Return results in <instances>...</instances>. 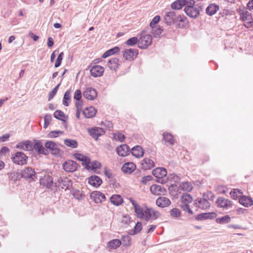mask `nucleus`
<instances>
[{"mask_svg": "<svg viewBox=\"0 0 253 253\" xmlns=\"http://www.w3.org/2000/svg\"><path fill=\"white\" fill-rule=\"evenodd\" d=\"M90 197L96 203H100L105 200V195L99 191L92 192Z\"/></svg>", "mask_w": 253, "mask_h": 253, "instance_id": "obj_19", "label": "nucleus"}, {"mask_svg": "<svg viewBox=\"0 0 253 253\" xmlns=\"http://www.w3.org/2000/svg\"><path fill=\"white\" fill-rule=\"evenodd\" d=\"M183 0H176L171 3V8L173 9H180L184 6Z\"/></svg>", "mask_w": 253, "mask_h": 253, "instance_id": "obj_41", "label": "nucleus"}, {"mask_svg": "<svg viewBox=\"0 0 253 253\" xmlns=\"http://www.w3.org/2000/svg\"><path fill=\"white\" fill-rule=\"evenodd\" d=\"M129 148L126 144H122L116 148V152L121 157L127 156L129 153Z\"/></svg>", "mask_w": 253, "mask_h": 253, "instance_id": "obj_18", "label": "nucleus"}, {"mask_svg": "<svg viewBox=\"0 0 253 253\" xmlns=\"http://www.w3.org/2000/svg\"><path fill=\"white\" fill-rule=\"evenodd\" d=\"M82 97V92L80 89L75 91L74 95V99L76 100H81Z\"/></svg>", "mask_w": 253, "mask_h": 253, "instance_id": "obj_63", "label": "nucleus"}, {"mask_svg": "<svg viewBox=\"0 0 253 253\" xmlns=\"http://www.w3.org/2000/svg\"><path fill=\"white\" fill-rule=\"evenodd\" d=\"M215 217L216 214L214 212L204 213L198 214L196 216V219L201 220L206 219H212Z\"/></svg>", "mask_w": 253, "mask_h": 253, "instance_id": "obj_34", "label": "nucleus"}, {"mask_svg": "<svg viewBox=\"0 0 253 253\" xmlns=\"http://www.w3.org/2000/svg\"><path fill=\"white\" fill-rule=\"evenodd\" d=\"M204 8L203 4L198 3L192 7L184 8V11L187 16L195 19L199 15L200 11H203Z\"/></svg>", "mask_w": 253, "mask_h": 253, "instance_id": "obj_4", "label": "nucleus"}, {"mask_svg": "<svg viewBox=\"0 0 253 253\" xmlns=\"http://www.w3.org/2000/svg\"><path fill=\"white\" fill-rule=\"evenodd\" d=\"M233 207V204L231 203V201H229L228 199H222V208L225 209L226 210H228L230 208H232Z\"/></svg>", "mask_w": 253, "mask_h": 253, "instance_id": "obj_50", "label": "nucleus"}, {"mask_svg": "<svg viewBox=\"0 0 253 253\" xmlns=\"http://www.w3.org/2000/svg\"><path fill=\"white\" fill-rule=\"evenodd\" d=\"M16 148L24 151H31L33 149V145L31 141L26 140L17 144Z\"/></svg>", "mask_w": 253, "mask_h": 253, "instance_id": "obj_15", "label": "nucleus"}, {"mask_svg": "<svg viewBox=\"0 0 253 253\" xmlns=\"http://www.w3.org/2000/svg\"><path fill=\"white\" fill-rule=\"evenodd\" d=\"M54 117L59 120L65 122L63 118L65 117V114L60 110H56L53 114Z\"/></svg>", "mask_w": 253, "mask_h": 253, "instance_id": "obj_49", "label": "nucleus"}, {"mask_svg": "<svg viewBox=\"0 0 253 253\" xmlns=\"http://www.w3.org/2000/svg\"><path fill=\"white\" fill-rule=\"evenodd\" d=\"M177 15L175 11H170L167 12L164 16V21L165 23L168 25L173 24Z\"/></svg>", "mask_w": 253, "mask_h": 253, "instance_id": "obj_13", "label": "nucleus"}, {"mask_svg": "<svg viewBox=\"0 0 253 253\" xmlns=\"http://www.w3.org/2000/svg\"><path fill=\"white\" fill-rule=\"evenodd\" d=\"M122 244V242L119 239H113L107 243V247L110 250H115L119 248Z\"/></svg>", "mask_w": 253, "mask_h": 253, "instance_id": "obj_33", "label": "nucleus"}, {"mask_svg": "<svg viewBox=\"0 0 253 253\" xmlns=\"http://www.w3.org/2000/svg\"><path fill=\"white\" fill-rule=\"evenodd\" d=\"M129 201L133 205L134 211L137 215L138 213H140L139 212L141 211L142 207L137 204L135 201L131 198L129 199Z\"/></svg>", "mask_w": 253, "mask_h": 253, "instance_id": "obj_48", "label": "nucleus"}, {"mask_svg": "<svg viewBox=\"0 0 253 253\" xmlns=\"http://www.w3.org/2000/svg\"><path fill=\"white\" fill-rule=\"evenodd\" d=\"M170 203V201L168 198L165 197H160L156 200L157 205L161 208L168 207Z\"/></svg>", "mask_w": 253, "mask_h": 253, "instance_id": "obj_27", "label": "nucleus"}, {"mask_svg": "<svg viewBox=\"0 0 253 253\" xmlns=\"http://www.w3.org/2000/svg\"><path fill=\"white\" fill-rule=\"evenodd\" d=\"M181 204H188L192 203L193 199L192 196L189 194H183L181 196Z\"/></svg>", "mask_w": 253, "mask_h": 253, "instance_id": "obj_40", "label": "nucleus"}, {"mask_svg": "<svg viewBox=\"0 0 253 253\" xmlns=\"http://www.w3.org/2000/svg\"><path fill=\"white\" fill-rule=\"evenodd\" d=\"M214 199V196L211 192L204 194L203 197L198 198L194 201V205L197 208L202 210L209 209Z\"/></svg>", "mask_w": 253, "mask_h": 253, "instance_id": "obj_1", "label": "nucleus"}, {"mask_svg": "<svg viewBox=\"0 0 253 253\" xmlns=\"http://www.w3.org/2000/svg\"><path fill=\"white\" fill-rule=\"evenodd\" d=\"M97 94V91L92 87H86L83 92L84 97L89 100H93Z\"/></svg>", "mask_w": 253, "mask_h": 253, "instance_id": "obj_12", "label": "nucleus"}, {"mask_svg": "<svg viewBox=\"0 0 253 253\" xmlns=\"http://www.w3.org/2000/svg\"><path fill=\"white\" fill-rule=\"evenodd\" d=\"M125 138V135L121 132H117L114 134V139L116 140L122 142Z\"/></svg>", "mask_w": 253, "mask_h": 253, "instance_id": "obj_53", "label": "nucleus"}, {"mask_svg": "<svg viewBox=\"0 0 253 253\" xmlns=\"http://www.w3.org/2000/svg\"><path fill=\"white\" fill-rule=\"evenodd\" d=\"M138 41L139 39L137 37H134L127 40L125 43L129 46H133L137 43L138 44Z\"/></svg>", "mask_w": 253, "mask_h": 253, "instance_id": "obj_51", "label": "nucleus"}, {"mask_svg": "<svg viewBox=\"0 0 253 253\" xmlns=\"http://www.w3.org/2000/svg\"><path fill=\"white\" fill-rule=\"evenodd\" d=\"M142 229V225L141 222H137L134 227V229L129 231V234L134 235L138 233Z\"/></svg>", "mask_w": 253, "mask_h": 253, "instance_id": "obj_43", "label": "nucleus"}, {"mask_svg": "<svg viewBox=\"0 0 253 253\" xmlns=\"http://www.w3.org/2000/svg\"><path fill=\"white\" fill-rule=\"evenodd\" d=\"M119 59L117 58H112L110 59L108 62V66L111 70H115L117 69L119 65Z\"/></svg>", "mask_w": 253, "mask_h": 253, "instance_id": "obj_36", "label": "nucleus"}, {"mask_svg": "<svg viewBox=\"0 0 253 253\" xmlns=\"http://www.w3.org/2000/svg\"><path fill=\"white\" fill-rule=\"evenodd\" d=\"M104 71V68L99 65L93 66L90 70L91 75L94 77H100Z\"/></svg>", "mask_w": 253, "mask_h": 253, "instance_id": "obj_20", "label": "nucleus"}, {"mask_svg": "<svg viewBox=\"0 0 253 253\" xmlns=\"http://www.w3.org/2000/svg\"><path fill=\"white\" fill-rule=\"evenodd\" d=\"M121 242H123V244L127 246L130 245V237L128 235L123 236L121 238Z\"/></svg>", "mask_w": 253, "mask_h": 253, "instance_id": "obj_58", "label": "nucleus"}, {"mask_svg": "<svg viewBox=\"0 0 253 253\" xmlns=\"http://www.w3.org/2000/svg\"><path fill=\"white\" fill-rule=\"evenodd\" d=\"M234 12L231 10L228 9H224L222 10V17H224V16H234Z\"/></svg>", "mask_w": 253, "mask_h": 253, "instance_id": "obj_60", "label": "nucleus"}, {"mask_svg": "<svg viewBox=\"0 0 253 253\" xmlns=\"http://www.w3.org/2000/svg\"><path fill=\"white\" fill-rule=\"evenodd\" d=\"M142 168L145 169H150L155 166L154 161L149 158L144 159L141 163Z\"/></svg>", "mask_w": 253, "mask_h": 253, "instance_id": "obj_31", "label": "nucleus"}, {"mask_svg": "<svg viewBox=\"0 0 253 253\" xmlns=\"http://www.w3.org/2000/svg\"><path fill=\"white\" fill-rule=\"evenodd\" d=\"M59 186L65 190L69 189L72 186V181L69 178L64 177L58 179Z\"/></svg>", "mask_w": 253, "mask_h": 253, "instance_id": "obj_16", "label": "nucleus"}, {"mask_svg": "<svg viewBox=\"0 0 253 253\" xmlns=\"http://www.w3.org/2000/svg\"><path fill=\"white\" fill-rule=\"evenodd\" d=\"M96 113V109L93 107L86 108L83 111V114L85 118H90L95 116Z\"/></svg>", "mask_w": 253, "mask_h": 253, "instance_id": "obj_28", "label": "nucleus"}, {"mask_svg": "<svg viewBox=\"0 0 253 253\" xmlns=\"http://www.w3.org/2000/svg\"><path fill=\"white\" fill-rule=\"evenodd\" d=\"M181 190L186 191H190L193 189L192 184L189 182H184L180 184Z\"/></svg>", "mask_w": 253, "mask_h": 253, "instance_id": "obj_44", "label": "nucleus"}, {"mask_svg": "<svg viewBox=\"0 0 253 253\" xmlns=\"http://www.w3.org/2000/svg\"><path fill=\"white\" fill-rule=\"evenodd\" d=\"M153 179V177L151 175L144 176L142 178L141 182L143 184H146L148 181Z\"/></svg>", "mask_w": 253, "mask_h": 253, "instance_id": "obj_62", "label": "nucleus"}, {"mask_svg": "<svg viewBox=\"0 0 253 253\" xmlns=\"http://www.w3.org/2000/svg\"><path fill=\"white\" fill-rule=\"evenodd\" d=\"M41 185L45 186L48 189H53L55 186V183H53V178L49 174H45L40 179Z\"/></svg>", "mask_w": 253, "mask_h": 253, "instance_id": "obj_7", "label": "nucleus"}, {"mask_svg": "<svg viewBox=\"0 0 253 253\" xmlns=\"http://www.w3.org/2000/svg\"><path fill=\"white\" fill-rule=\"evenodd\" d=\"M151 28L152 33L155 38L159 37L163 31L162 29L159 26H156Z\"/></svg>", "mask_w": 253, "mask_h": 253, "instance_id": "obj_46", "label": "nucleus"}, {"mask_svg": "<svg viewBox=\"0 0 253 253\" xmlns=\"http://www.w3.org/2000/svg\"><path fill=\"white\" fill-rule=\"evenodd\" d=\"M152 38L150 35L141 34L138 41V47L141 49H145L152 43Z\"/></svg>", "mask_w": 253, "mask_h": 253, "instance_id": "obj_6", "label": "nucleus"}, {"mask_svg": "<svg viewBox=\"0 0 253 253\" xmlns=\"http://www.w3.org/2000/svg\"><path fill=\"white\" fill-rule=\"evenodd\" d=\"M152 173L154 176L159 179L157 180L158 182L161 183H164L165 182V180L162 178L167 175V171L166 169L164 168H157L153 170Z\"/></svg>", "mask_w": 253, "mask_h": 253, "instance_id": "obj_10", "label": "nucleus"}, {"mask_svg": "<svg viewBox=\"0 0 253 253\" xmlns=\"http://www.w3.org/2000/svg\"><path fill=\"white\" fill-rule=\"evenodd\" d=\"M78 164L73 161H68L63 164V169L67 172H73L77 170Z\"/></svg>", "mask_w": 253, "mask_h": 253, "instance_id": "obj_14", "label": "nucleus"}, {"mask_svg": "<svg viewBox=\"0 0 253 253\" xmlns=\"http://www.w3.org/2000/svg\"><path fill=\"white\" fill-rule=\"evenodd\" d=\"M100 167H101V164L96 161H94L91 163H90L88 168L86 167V166L85 167V168L88 170H89V169L95 170L96 169H100Z\"/></svg>", "mask_w": 253, "mask_h": 253, "instance_id": "obj_47", "label": "nucleus"}, {"mask_svg": "<svg viewBox=\"0 0 253 253\" xmlns=\"http://www.w3.org/2000/svg\"><path fill=\"white\" fill-rule=\"evenodd\" d=\"M111 202L114 205L119 206L123 203V199L119 195H114L110 198Z\"/></svg>", "mask_w": 253, "mask_h": 253, "instance_id": "obj_37", "label": "nucleus"}, {"mask_svg": "<svg viewBox=\"0 0 253 253\" xmlns=\"http://www.w3.org/2000/svg\"><path fill=\"white\" fill-rule=\"evenodd\" d=\"M218 8L217 5L214 4H211L206 9V13L209 15H212L216 12Z\"/></svg>", "mask_w": 253, "mask_h": 253, "instance_id": "obj_35", "label": "nucleus"}, {"mask_svg": "<svg viewBox=\"0 0 253 253\" xmlns=\"http://www.w3.org/2000/svg\"><path fill=\"white\" fill-rule=\"evenodd\" d=\"M243 192L241 190H239L238 189H234L233 190H231V191L230 192V194L231 195V197L233 199H237L238 198H240L242 195Z\"/></svg>", "mask_w": 253, "mask_h": 253, "instance_id": "obj_42", "label": "nucleus"}, {"mask_svg": "<svg viewBox=\"0 0 253 253\" xmlns=\"http://www.w3.org/2000/svg\"><path fill=\"white\" fill-rule=\"evenodd\" d=\"M137 215V217L146 221L154 220L160 216V213L151 208L142 207L141 211Z\"/></svg>", "mask_w": 253, "mask_h": 253, "instance_id": "obj_2", "label": "nucleus"}, {"mask_svg": "<svg viewBox=\"0 0 253 253\" xmlns=\"http://www.w3.org/2000/svg\"><path fill=\"white\" fill-rule=\"evenodd\" d=\"M160 20V17L159 15H157L155 17H154L152 20V21L150 23V27L151 28L155 27V25L157 24Z\"/></svg>", "mask_w": 253, "mask_h": 253, "instance_id": "obj_59", "label": "nucleus"}, {"mask_svg": "<svg viewBox=\"0 0 253 253\" xmlns=\"http://www.w3.org/2000/svg\"><path fill=\"white\" fill-rule=\"evenodd\" d=\"M187 23V18L184 15H177L174 23L179 28H183Z\"/></svg>", "mask_w": 253, "mask_h": 253, "instance_id": "obj_17", "label": "nucleus"}, {"mask_svg": "<svg viewBox=\"0 0 253 253\" xmlns=\"http://www.w3.org/2000/svg\"><path fill=\"white\" fill-rule=\"evenodd\" d=\"M150 189L151 193L155 195L164 194L166 191L164 187L157 184L152 185Z\"/></svg>", "mask_w": 253, "mask_h": 253, "instance_id": "obj_21", "label": "nucleus"}, {"mask_svg": "<svg viewBox=\"0 0 253 253\" xmlns=\"http://www.w3.org/2000/svg\"><path fill=\"white\" fill-rule=\"evenodd\" d=\"M89 134L94 138H97L105 133L104 129L101 127L92 128L89 130Z\"/></svg>", "mask_w": 253, "mask_h": 253, "instance_id": "obj_23", "label": "nucleus"}, {"mask_svg": "<svg viewBox=\"0 0 253 253\" xmlns=\"http://www.w3.org/2000/svg\"><path fill=\"white\" fill-rule=\"evenodd\" d=\"M180 208L184 211L187 212L189 214H192L193 213V211L191 210L188 204H181L180 205Z\"/></svg>", "mask_w": 253, "mask_h": 253, "instance_id": "obj_54", "label": "nucleus"}, {"mask_svg": "<svg viewBox=\"0 0 253 253\" xmlns=\"http://www.w3.org/2000/svg\"><path fill=\"white\" fill-rule=\"evenodd\" d=\"M44 146L47 149H49L51 153L55 156L61 155L62 151L59 149L57 145L52 141H47Z\"/></svg>", "mask_w": 253, "mask_h": 253, "instance_id": "obj_8", "label": "nucleus"}, {"mask_svg": "<svg viewBox=\"0 0 253 253\" xmlns=\"http://www.w3.org/2000/svg\"><path fill=\"white\" fill-rule=\"evenodd\" d=\"M88 183L94 187H98L102 184L101 179L97 175H92L88 178Z\"/></svg>", "mask_w": 253, "mask_h": 253, "instance_id": "obj_24", "label": "nucleus"}, {"mask_svg": "<svg viewBox=\"0 0 253 253\" xmlns=\"http://www.w3.org/2000/svg\"><path fill=\"white\" fill-rule=\"evenodd\" d=\"M22 177L28 180H35L37 178V174L34 169L30 167H27L21 171Z\"/></svg>", "mask_w": 253, "mask_h": 253, "instance_id": "obj_9", "label": "nucleus"}, {"mask_svg": "<svg viewBox=\"0 0 253 253\" xmlns=\"http://www.w3.org/2000/svg\"><path fill=\"white\" fill-rule=\"evenodd\" d=\"M64 144L68 147L75 148L78 147V143L76 140L70 139L64 140Z\"/></svg>", "mask_w": 253, "mask_h": 253, "instance_id": "obj_45", "label": "nucleus"}, {"mask_svg": "<svg viewBox=\"0 0 253 253\" xmlns=\"http://www.w3.org/2000/svg\"><path fill=\"white\" fill-rule=\"evenodd\" d=\"M138 54L137 49L129 48L123 52V55L126 60H132L135 58Z\"/></svg>", "mask_w": 253, "mask_h": 253, "instance_id": "obj_11", "label": "nucleus"}, {"mask_svg": "<svg viewBox=\"0 0 253 253\" xmlns=\"http://www.w3.org/2000/svg\"><path fill=\"white\" fill-rule=\"evenodd\" d=\"M239 201L240 204L245 207H248L253 204V200L251 197L244 195L239 198Z\"/></svg>", "mask_w": 253, "mask_h": 253, "instance_id": "obj_25", "label": "nucleus"}, {"mask_svg": "<svg viewBox=\"0 0 253 253\" xmlns=\"http://www.w3.org/2000/svg\"><path fill=\"white\" fill-rule=\"evenodd\" d=\"M64 56L63 52H61L58 56L56 60L55 63V67L57 68L59 67L61 65L62 60L63 59Z\"/></svg>", "mask_w": 253, "mask_h": 253, "instance_id": "obj_56", "label": "nucleus"}, {"mask_svg": "<svg viewBox=\"0 0 253 253\" xmlns=\"http://www.w3.org/2000/svg\"><path fill=\"white\" fill-rule=\"evenodd\" d=\"M60 85V84H58L51 91L49 92L48 94V100H50L52 99L56 94Z\"/></svg>", "mask_w": 253, "mask_h": 253, "instance_id": "obj_52", "label": "nucleus"}, {"mask_svg": "<svg viewBox=\"0 0 253 253\" xmlns=\"http://www.w3.org/2000/svg\"><path fill=\"white\" fill-rule=\"evenodd\" d=\"M72 91L70 89H68L66 91L64 94L63 97V104L66 106H68L71 100Z\"/></svg>", "mask_w": 253, "mask_h": 253, "instance_id": "obj_39", "label": "nucleus"}, {"mask_svg": "<svg viewBox=\"0 0 253 253\" xmlns=\"http://www.w3.org/2000/svg\"><path fill=\"white\" fill-rule=\"evenodd\" d=\"M136 169L135 165L132 162L126 163L122 167V170L125 173H131Z\"/></svg>", "mask_w": 253, "mask_h": 253, "instance_id": "obj_22", "label": "nucleus"}, {"mask_svg": "<svg viewBox=\"0 0 253 253\" xmlns=\"http://www.w3.org/2000/svg\"><path fill=\"white\" fill-rule=\"evenodd\" d=\"M132 155L136 157L139 158L143 156L144 152L142 148L139 145L135 146L131 149Z\"/></svg>", "mask_w": 253, "mask_h": 253, "instance_id": "obj_32", "label": "nucleus"}, {"mask_svg": "<svg viewBox=\"0 0 253 253\" xmlns=\"http://www.w3.org/2000/svg\"><path fill=\"white\" fill-rule=\"evenodd\" d=\"M237 11L239 14L240 19L245 22V26L247 28L251 27L253 25L251 13L244 6H240Z\"/></svg>", "mask_w": 253, "mask_h": 253, "instance_id": "obj_3", "label": "nucleus"}, {"mask_svg": "<svg viewBox=\"0 0 253 253\" xmlns=\"http://www.w3.org/2000/svg\"><path fill=\"white\" fill-rule=\"evenodd\" d=\"M63 132L59 131V130H55V131H50L49 134L48 136L50 137L53 138V137H57L59 134H62Z\"/></svg>", "mask_w": 253, "mask_h": 253, "instance_id": "obj_64", "label": "nucleus"}, {"mask_svg": "<svg viewBox=\"0 0 253 253\" xmlns=\"http://www.w3.org/2000/svg\"><path fill=\"white\" fill-rule=\"evenodd\" d=\"M75 158L80 161L83 162V165H84L85 167H89V164H90V159L85 156L81 154L77 153L74 155Z\"/></svg>", "mask_w": 253, "mask_h": 253, "instance_id": "obj_29", "label": "nucleus"}, {"mask_svg": "<svg viewBox=\"0 0 253 253\" xmlns=\"http://www.w3.org/2000/svg\"><path fill=\"white\" fill-rule=\"evenodd\" d=\"M120 51V48L118 46H115L109 50L106 51L104 54L102 55V57L103 58H106L111 55H112Z\"/></svg>", "mask_w": 253, "mask_h": 253, "instance_id": "obj_38", "label": "nucleus"}, {"mask_svg": "<svg viewBox=\"0 0 253 253\" xmlns=\"http://www.w3.org/2000/svg\"><path fill=\"white\" fill-rule=\"evenodd\" d=\"M185 8L187 7H192L195 4V1L194 0H183Z\"/></svg>", "mask_w": 253, "mask_h": 253, "instance_id": "obj_61", "label": "nucleus"}, {"mask_svg": "<svg viewBox=\"0 0 253 253\" xmlns=\"http://www.w3.org/2000/svg\"><path fill=\"white\" fill-rule=\"evenodd\" d=\"M33 148L39 154L43 155H47L48 154L47 150L45 149L42 143L40 141H38L35 143Z\"/></svg>", "mask_w": 253, "mask_h": 253, "instance_id": "obj_26", "label": "nucleus"}, {"mask_svg": "<svg viewBox=\"0 0 253 253\" xmlns=\"http://www.w3.org/2000/svg\"><path fill=\"white\" fill-rule=\"evenodd\" d=\"M73 195L74 197L78 200H81L83 199L84 195L79 190H76L73 192Z\"/></svg>", "mask_w": 253, "mask_h": 253, "instance_id": "obj_57", "label": "nucleus"}, {"mask_svg": "<svg viewBox=\"0 0 253 253\" xmlns=\"http://www.w3.org/2000/svg\"><path fill=\"white\" fill-rule=\"evenodd\" d=\"M163 139L165 140L167 145H173L174 144V139L173 135L167 132L163 134Z\"/></svg>", "mask_w": 253, "mask_h": 253, "instance_id": "obj_30", "label": "nucleus"}, {"mask_svg": "<svg viewBox=\"0 0 253 253\" xmlns=\"http://www.w3.org/2000/svg\"><path fill=\"white\" fill-rule=\"evenodd\" d=\"M28 157L23 152H16L11 157L12 161L18 165H24L27 164Z\"/></svg>", "mask_w": 253, "mask_h": 253, "instance_id": "obj_5", "label": "nucleus"}, {"mask_svg": "<svg viewBox=\"0 0 253 253\" xmlns=\"http://www.w3.org/2000/svg\"><path fill=\"white\" fill-rule=\"evenodd\" d=\"M170 215L173 217H178L180 215V211L177 208H173L170 210Z\"/></svg>", "mask_w": 253, "mask_h": 253, "instance_id": "obj_55", "label": "nucleus"}]
</instances>
